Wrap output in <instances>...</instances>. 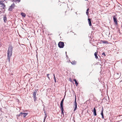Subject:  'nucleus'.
I'll use <instances>...</instances> for the list:
<instances>
[{
  "label": "nucleus",
  "mask_w": 122,
  "mask_h": 122,
  "mask_svg": "<svg viewBox=\"0 0 122 122\" xmlns=\"http://www.w3.org/2000/svg\"><path fill=\"white\" fill-rule=\"evenodd\" d=\"M12 47L11 46H9L7 51L8 59L9 61H10V57L12 55Z\"/></svg>",
  "instance_id": "f257e3e1"
},
{
  "label": "nucleus",
  "mask_w": 122,
  "mask_h": 122,
  "mask_svg": "<svg viewBox=\"0 0 122 122\" xmlns=\"http://www.w3.org/2000/svg\"><path fill=\"white\" fill-rule=\"evenodd\" d=\"M38 90V89L35 90L33 92V96L35 102H36V101L37 100V98L36 96V95Z\"/></svg>",
  "instance_id": "f03ea898"
},
{
  "label": "nucleus",
  "mask_w": 122,
  "mask_h": 122,
  "mask_svg": "<svg viewBox=\"0 0 122 122\" xmlns=\"http://www.w3.org/2000/svg\"><path fill=\"white\" fill-rule=\"evenodd\" d=\"M58 46L61 48H63L64 46L63 42L61 41H60L58 44Z\"/></svg>",
  "instance_id": "7ed1b4c3"
},
{
  "label": "nucleus",
  "mask_w": 122,
  "mask_h": 122,
  "mask_svg": "<svg viewBox=\"0 0 122 122\" xmlns=\"http://www.w3.org/2000/svg\"><path fill=\"white\" fill-rule=\"evenodd\" d=\"M15 6V4L14 3L12 4L8 9L9 11H11L14 8Z\"/></svg>",
  "instance_id": "20e7f679"
},
{
  "label": "nucleus",
  "mask_w": 122,
  "mask_h": 122,
  "mask_svg": "<svg viewBox=\"0 0 122 122\" xmlns=\"http://www.w3.org/2000/svg\"><path fill=\"white\" fill-rule=\"evenodd\" d=\"M74 105L75 106V109H74V111H75L76 109L77 108V103L76 102V96H75V101L74 103Z\"/></svg>",
  "instance_id": "39448f33"
},
{
  "label": "nucleus",
  "mask_w": 122,
  "mask_h": 122,
  "mask_svg": "<svg viewBox=\"0 0 122 122\" xmlns=\"http://www.w3.org/2000/svg\"><path fill=\"white\" fill-rule=\"evenodd\" d=\"M113 19L114 22L115 23V24L117 25L118 24L117 18L115 16H113Z\"/></svg>",
  "instance_id": "423d86ee"
},
{
  "label": "nucleus",
  "mask_w": 122,
  "mask_h": 122,
  "mask_svg": "<svg viewBox=\"0 0 122 122\" xmlns=\"http://www.w3.org/2000/svg\"><path fill=\"white\" fill-rule=\"evenodd\" d=\"M60 109L61 110V114L63 115L64 114V112H63V105H60Z\"/></svg>",
  "instance_id": "0eeeda50"
},
{
  "label": "nucleus",
  "mask_w": 122,
  "mask_h": 122,
  "mask_svg": "<svg viewBox=\"0 0 122 122\" xmlns=\"http://www.w3.org/2000/svg\"><path fill=\"white\" fill-rule=\"evenodd\" d=\"M92 111L93 112L94 115V116H96L97 114L96 112V110L95 107L94 108L93 110Z\"/></svg>",
  "instance_id": "6e6552de"
},
{
  "label": "nucleus",
  "mask_w": 122,
  "mask_h": 122,
  "mask_svg": "<svg viewBox=\"0 0 122 122\" xmlns=\"http://www.w3.org/2000/svg\"><path fill=\"white\" fill-rule=\"evenodd\" d=\"M100 42L101 43H103L104 44L108 43V41H106L101 40Z\"/></svg>",
  "instance_id": "1a4fd4ad"
},
{
  "label": "nucleus",
  "mask_w": 122,
  "mask_h": 122,
  "mask_svg": "<svg viewBox=\"0 0 122 122\" xmlns=\"http://www.w3.org/2000/svg\"><path fill=\"white\" fill-rule=\"evenodd\" d=\"M103 108L102 107V111H101V115L102 116V119H104V117L103 115Z\"/></svg>",
  "instance_id": "9d476101"
},
{
  "label": "nucleus",
  "mask_w": 122,
  "mask_h": 122,
  "mask_svg": "<svg viewBox=\"0 0 122 122\" xmlns=\"http://www.w3.org/2000/svg\"><path fill=\"white\" fill-rule=\"evenodd\" d=\"M21 114H22L23 116L24 117H25L27 115V113H23L22 112L21 113Z\"/></svg>",
  "instance_id": "9b49d317"
},
{
  "label": "nucleus",
  "mask_w": 122,
  "mask_h": 122,
  "mask_svg": "<svg viewBox=\"0 0 122 122\" xmlns=\"http://www.w3.org/2000/svg\"><path fill=\"white\" fill-rule=\"evenodd\" d=\"M88 23L89 24V25L91 26L92 25V24L91 23V20L90 18H88Z\"/></svg>",
  "instance_id": "f8f14e48"
},
{
  "label": "nucleus",
  "mask_w": 122,
  "mask_h": 122,
  "mask_svg": "<svg viewBox=\"0 0 122 122\" xmlns=\"http://www.w3.org/2000/svg\"><path fill=\"white\" fill-rule=\"evenodd\" d=\"M3 20L4 22H6L7 21V18L6 16H4L3 17Z\"/></svg>",
  "instance_id": "ddd939ff"
},
{
  "label": "nucleus",
  "mask_w": 122,
  "mask_h": 122,
  "mask_svg": "<svg viewBox=\"0 0 122 122\" xmlns=\"http://www.w3.org/2000/svg\"><path fill=\"white\" fill-rule=\"evenodd\" d=\"M0 7H1V8L4 9L5 7V5L4 3L2 4L1 5Z\"/></svg>",
  "instance_id": "4468645a"
},
{
  "label": "nucleus",
  "mask_w": 122,
  "mask_h": 122,
  "mask_svg": "<svg viewBox=\"0 0 122 122\" xmlns=\"http://www.w3.org/2000/svg\"><path fill=\"white\" fill-rule=\"evenodd\" d=\"M73 81H75V83L76 85V86H77L78 85V83H77V81L75 79H73Z\"/></svg>",
  "instance_id": "2eb2a0df"
},
{
  "label": "nucleus",
  "mask_w": 122,
  "mask_h": 122,
  "mask_svg": "<svg viewBox=\"0 0 122 122\" xmlns=\"http://www.w3.org/2000/svg\"><path fill=\"white\" fill-rule=\"evenodd\" d=\"M71 63L72 65H75L76 64V62L75 61H72Z\"/></svg>",
  "instance_id": "dca6fc26"
},
{
  "label": "nucleus",
  "mask_w": 122,
  "mask_h": 122,
  "mask_svg": "<svg viewBox=\"0 0 122 122\" xmlns=\"http://www.w3.org/2000/svg\"><path fill=\"white\" fill-rule=\"evenodd\" d=\"M44 113L45 114V117H44V120H45L47 117V115L46 114V112L45 111H44Z\"/></svg>",
  "instance_id": "f3484780"
},
{
  "label": "nucleus",
  "mask_w": 122,
  "mask_h": 122,
  "mask_svg": "<svg viewBox=\"0 0 122 122\" xmlns=\"http://www.w3.org/2000/svg\"><path fill=\"white\" fill-rule=\"evenodd\" d=\"M64 98H63L62 101H61V102L60 103V105H63V102L64 101Z\"/></svg>",
  "instance_id": "a211bd4d"
},
{
  "label": "nucleus",
  "mask_w": 122,
  "mask_h": 122,
  "mask_svg": "<svg viewBox=\"0 0 122 122\" xmlns=\"http://www.w3.org/2000/svg\"><path fill=\"white\" fill-rule=\"evenodd\" d=\"M21 15L22 16H23L24 17H25L26 15L24 13H23V12H22L21 13Z\"/></svg>",
  "instance_id": "6ab92c4d"
},
{
  "label": "nucleus",
  "mask_w": 122,
  "mask_h": 122,
  "mask_svg": "<svg viewBox=\"0 0 122 122\" xmlns=\"http://www.w3.org/2000/svg\"><path fill=\"white\" fill-rule=\"evenodd\" d=\"M94 55L95 56V58L97 59L98 58V56L97 55V54L96 52L94 53Z\"/></svg>",
  "instance_id": "aec40b11"
},
{
  "label": "nucleus",
  "mask_w": 122,
  "mask_h": 122,
  "mask_svg": "<svg viewBox=\"0 0 122 122\" xmlns=\"http://www.w3.org/2000/svg\"><path fill=\"white\" fill-rule=\"evenodd\" d=\"M89 10V8H88L87 9V10H86V14L87 15H88V10Z\"/></svg>",
  "instance_id": "412c9836"
},
{
  "label": "nucleus",
  "mask_w": 122,
  "mask_h": 122,
  "mask_svg": "<svg viewBox=\"0 0 122 122\" xmlns=\"http://www.w3.org/2000/svg\"><path fill=\"white\" fill-rule=\"evenodd\" d=\"M2 4H4L2 2V1L0 2V5H1Z\"/></svg>",
  "instance_id": "4be33fe9"
},
{
  "label": "nucleus",
  "mask_w": 122,
  "mask_h": 122,
  "mask_svg": "<svg viewBox=\"0 0 122 122\" xmlns=\"http://www.w3.org/2000/svg\"><path fill=\"white\" fill-rule=\"evenodd\" d=\"M102 55H103L104 56H106L105 54V53L104 52H103L102 53Z\"/></svg>",
  "instance_id": "5701e85b"
},
{
  "label": "nucleus",
  "mask_w": 122,
  "mask_h": 122,
  "mask_svg": "<svg viewBox=\"0 0 122 122\" xmlns=\"http://www.w3.org/2000/svg\"><path fill=\"white\" fill-rule=\"evenodd\" d=\"M20 0H16V2L18 1V2H20Z\"/></svg>",
  "instance_id": "b1692460"
},
{
  "label": "nucleus",
  "mask_w": 122,
  "mask_h": 122,
  "mask_svg": "<svg viewBox=\"0 0 122 122\" xmlns=\"http://www.w3.org/2000/svg\"><path fill=\"white\" fill-rule=\"evenodd\" d=\"M54 79L55 82H56V79L55 77H54Z\"/></svg>",
  "instance_id": "393cba45"
},
{
  "label": "nucleus",
  "mask_w": 122,
  "mask_h": 122,
  "mask_svg": "<svg viewBox=\"0 0 122 122\" xmlns=\"http://www.w3.org/2000/svg\"><path fill=\"white\" fill-rule=\"evenodd\" d=\"M50 75V74H47V76H48L49 75Z\"/></svg>",
  "instance_id": "a878e982"
},
{
  "label": "nucleus",
  "mask_w": 122,
  "mask_h": 122,
  "mask_svg": "<svg viewBox=\"0 0 122 122\" xmlns=\"http://www.w3.org/2000/svg\"><path fill=\"white\" fill-rule=\"evenodd\" d=\"M52 74L54 76H55V74H54V73H52Z\"/></svg>",
  "instance_id": "bb28decb"
},
{
  "label": "nucleus",
  "mask_w": 122,
  "mask_h": 122,
  "mask_svg": "<svg viewBox=\"0 0 122 122\" xmlns=\"http://www.w3.org/2000/svg\"><path fill=\"white\" fill-rule=\"evenodd\" d=\"M76 14H77V12H76Z\"/></svg>",
  "instance_id": "cd10ccee"
},
{
  "label": "nucleus",
  "mask_w": 122,
  "mask_h": 122,
  "mask_svg": "<svg viewBox=\"0 0 122 122\" xmlns=\"http://www.w3.org/2000/svg\"><path fill=\"white\" fill-rule=\"evenodd\" d=\"M70 81H71V79H70Z\"/></svg>",
  "instance_id": "c85d7f7f"
}]
</instances>
